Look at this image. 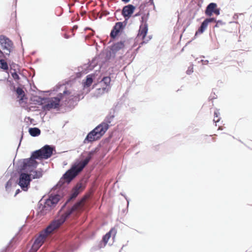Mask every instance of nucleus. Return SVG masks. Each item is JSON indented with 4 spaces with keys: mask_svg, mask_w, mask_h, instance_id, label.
<instances>
[{
    "mask_svg": "<svg viewBox=\"0 0 252 252\" xmlns=\"http://www.w3.org/2000/svg\"><path fill=\"white\" fill-rule=\"evenodd\" d=\"M11 75H12L13 78L15 80L18 81L20 79V77H19L18 74L16 72L15 69H14V72H11Z\"/></svg>",
    "mask_w": 252,
    "mask_h": 252,
    "instance_id": "32",
    "label": "nucleus"
},
{
    "mask_svg": "<svg viewBox=\"0 0 252 252\" xmlns=\"http://www.w3.org/2000/svg\"><path fill=\"white\" fill-rule=\"evenodd\" d=\"M55 230L50 223L45 229L39 233L38 236L35 239L32 247L33 249L34 248L35 250H38L44 243L47 236L53 233Z\"/></svg>",
    "mask_w": 252,
    "mask_h": 252,
    "instance_id": "5",
    "label": "nucleus"
},
{
    "mask_svg": "<svg viewBox=\"0 0 252 252\" xmlns=\"http://www.w3.org/2000/svg\"><path fill=\"white\" fill-rule=\"evenodd\" d=\"M30 134L32 137H36L40 134L41 131L38 127H31L29 129Z\"/></svg>",
    "mask_w": 252,
    "mask_h": 252,
    "instance_id": "23",
    "label": "nucleus"
},
{
    "mask_svg": "<svg viewBox=\"0 0 252 252\" xmlns=\"http://www.w3.org/2000/svg\"><path fill=\"white\" fill-rule=\"evenodd\" d=\"M238 16L239 15L238 14H235L234 16V18L235 19L238 18Z\"/></svg>",
    "mask_w": 252,
    "mask_h": 252,
    "instance_id": "43",
    "label": "nucleus"
},
{
    "mask_svg": "<svg viewBox=\"0 0 252 252\" xmlns=\"http://www.w3.org/2000/svg\"><path fill=\"white\" fill-rule=\"evenodd\" d=\"M116 233L117 229L114 227L112 228L109 232L103 236L102 240L104 242L105 244H107L111 236H112V237L114 239Z\"/></svg>",
    "mask_w": 252,
    "mask_h": 252,
    "instance_id": "18",
    "label": "nucleus"
},
{
    "mask_svg": "<svg viewBox=\"0 0 252 252\" xmlns=\"http://www.w3.org/2000/svg\"><path fill=\"white\" fill-rule=\"evenodd\" d=\"M81 201L75 203L71 207L68 208L67 211L61 215L60 218L52 221L50 224L56 230L59 228L70 217L71 215L76 216L81 207Z\"/></svg>",
    "mask_w": 252,
    "mask_h": 252,
    "instance_id": "3",
    "label": "nucleus"
},
{
    "mask_svg": "<svg viewBox=\"0 0 252 252\" xmlns=\"http://www.w3.org/2000/svg\"><path fill=\"white\" fill-rule=\"evenodd\" d=\"M35 168L33 167H27L26 169L25 170V172H30L31 173L29 174L31 175V177L32 178V180L34 179H39L42 176V172L43 171L41 169L36 170H33V169Z\"/></svg>",
    "mask_w": 252,
    "mask_h": 252,
    "instance_id": "16",
    "label": "nucleus"
},
{
    "mask_svg": "<svg viewBox=\"0 0 252 252\" xmlns=\"http://www.w3.org/2000/svg\"><path fill=\"white\" fill-rule=\"evenodd\" d=\"M77 29H78V26L77 25L74 26L72 28L73 30H76Z\"/></svg>",
    "mask_w": 252,
    "mask_h": 252,
    "instance_id": "39",
    "label": "nucleus"
},
{
    "mask_svg": "<svg viewBox=\"0 0 252 252\" xmlns=\"http://www.w3.org/2000/svg\"><path fill=\"white\" fill-rule=\"evenodd\" d=\"M97 136H98L95 133H94L92 130L87 134L86 137L83 141V143L85 144L97 140L99 139V138L97 137Z\"/></svg>",
    "mask_w": 252,
    "mask_h": 252,
    "instance_id": "19",
    "label": "nucleus"
},
{
    "mask_svg": "<svg viewBox=\"0 0 252 252\" xmlns=\"http://www.w3.org/2000/svg\"><path fill=\"white\" fill-rule=\"evenodd\" d=\"M138 15H139V14H135V16H137Z\"/></svg>",
    "mask_w": 252,
    "mask_h": 252,
    "instance_id": "47",
    "label": "nucleus"
},
{
    "mask_svg": "<svg viewBox=\"0 0 252 252\" xmlns=\"http://www.w3.org/2000/svg\"><path fill=\"white\" fill-rule=\"evenodd\" d=\"M69 202H67V200L66 201V202L62 206V207H61L60 210V212H61L64 208V207L66 206V204L68 203Z\"/></svg>",
    "mask_w": 252,
    "mask_h": 252,
    "instance_id": "35",
    "label": "nucleus"
},
{
    "mask_svg": "<svg viewBox=\"0 0 252 252\" xmlns=\"http://www.w3.org/2000/svg\"><path fill=\"white\" fill-rule=\"evenodd\" d=\"M21 138H22V137H21ZM20 141H21V140H20ZM20 144H21V142H20L19 146Z\"/></svg>",
    "mask_w": 252,
    "mask_h": 252,
    "instance_id": "46",
    "label": "nucleus"
},
{
    "mask_svg": "<svg viewBox=\"0 0 252 252\" xmlns=\"http://www.w3.org/2000/svg\"><path fill=\"white\" fill-rule=\"evenodd\" d=\"M60 192V191H59L56 194H51L48 198L45 200L40 211L43 215L46 214L52 208H54L62 199L63 195L61 194Z\"/></svg>",
    "mask_w": 252,
    "mask_h": 252,
    "instance_id": "4",
    "label": "nucleus"
},
{
    "mask_svg": "<svg viewBox=\"0 0 252 252\" xmlns=\"http://www.w3.org/2000/svg\"><path fill=\"white\" fill-rule=\"evenodd\" d=\"M108 89L106 87H102L96 89L95 95L98 97L108 91Z\"/></svg>",
    "mask_w": 252,
    "mask_h": 252,
    "instance_id": "24",
    "label": "nucleus"
},
{
    "mask_svg": "<svg viewBox=\"0 0 252 252\" xmlns=\"http://www.w3.org/2000/svg\"><path fill=\"white\" fill-rule=\"evenodd\" d=\"M98 151V148H95L94 150H92L91 151H90L88 152V156L87 157L89 158V159L91 160L93 156L96 153H97Z\"/></svg>",
    "mask_w": 252,
    "mask_h": 252,
    "instance_id": "30",
    "label": "nucleus"
},
{
    "mask_svg": "<svg viewBox=\"0 0 252 252\" xmlns=\"http://www.w3.org/2000/svg\"><path fill=\"white\" fill-rule=\"evenodd\" d=\"M125 41H120L114 43L112 46L111 50L112 52L115 53L124 47Z\"/></svg>",
    "mask_w": 252,
    "mask_h": 252,
    "instance_id": "20",
    "label": "nucleus"
},
{
    "mask_svg": "<svg viewBox=\"0 0 252 252\" xmlns=\"http://www.w3.org/2000/svg\"><path fill=\"white\" fill-rule=\"evenodd\" d=\"M85 186L82 182L78 183L72 189L71 193L67 199V202H70L75 199L79 194L84 189Z\"/></svg>",
    "mask_w": 252,
    "mask_h": 252,
    "instance_id": "10",
    "label": "nucleus"
},
{
    "mask_svg": "<svg viewBox=\"0 0 252 252\" xmlns=\"http://www.w3.org/2000/svg\"><path fill=\"white\" fill-rule=\"evenodd\" d=\"M220 112L218 110H216L214 112V122L215 123H217L220 121Z\"/></svg>",
    "mask_w": 252,
    "mask_h": 252,
    "instance_id": "29",
    "label": "nucleus"
},
{
    "mask_svg": "<svg viewBox=\"0 0 252 252\" xmlns=\"http://www.w3.org/2000/svg\"><path fill=\"white\" fill-rule=\"evenodd\" d=\"M205 13L209 16H211L213 13L218 15L220 14V9L217 8L216 3L212 2L207 6L205 10Z\"/></svg>",
    "mask_w": 252,
    "mask_h": 252,
    "instance_id": "15",
    "label": "nucleus"
},
{
    "mask_svg": "<svg viewBox=\"0 0 252 252\" xmlns=\"http://www.w3.org/2000/svg\"><path fill=\"white\" fill-rule=\"evenodd\" d=\"M111 81L110 77L109 76L104 77L103 79L100 81V83L102 85V84H104L105 87H106V88H108V87L109 86V85L110 84V82Z\"/></svg>",
    "mask_w": 252,
    "mask_h": 252,
    "instance_id": "27",
    "label": "nucleus"
},
{
    "mask_svg": "<svg viewBox=\"0 0 252 252\" xmlns=\"http://www.w3.org/2000/svg\"><path fill=\"white\" fill-rule=\"evenodd\" d=\"M115 109H111L109 112L108 115L106 117L104 121L106 124H107L109 125V124H110L113 120L114 117H115Z\"/></svg>",
    "mask_w": 252,
    "mask_h": 252,
    "instance_id": "21",
    "label": "nucleus"
},
{
    "mask_svg": "<svg viewBox=\"0 0 252 252\" xmlns=\"http://www.w3.org/2000/svg\"><path fill=\"white\" fill-rule=\"evenodd\" d=\"M109 125L103 122L94 128L92 131L98 136L97 137L100 138L105 133Z\"/></svg>",
    "mask_w": 252,
    "mask_h": 252,
    "instance_id": "13",
    "label": "nucleus"
},
{
    "mask_svg": "<svg viewBox=\"0 0 252 252\" xmlns=\"http://www.w3.org/2000/svg\"><path fill=\"white\" fill-rule=\"evenodd\" d=\"M93 79L92 76L88 75L87 76L86 81L84 83V87H90L93 83Z\"/></svg>",
    "mask_w": 252,
    "mask_h": 252,
    "instance_id": "26",
    "label": "nucleus"
},
{
    "mask_svg": "<svg viewBox=\"0 0 252 252\" xmlns=\"http://www.w3.org/2000/svg\"><path fill=\"white\" fill-rule=\"evenodd\" d=\"M91 160L86 157L84 159L75 163L68 169L60 179V181L54 188H60L64 187V184H69L76 176L82 171Z\"/></svg>",
    "mask_w": 252,
    "mask_h": 252,
    "instance_id": "2",
    "label": "nucleus"
},
{
    "mask_svg": "<svg viewBox=\"0 0 252 252\" xmlns=\"http://www.w3.org/2000/svg\"><path fill=\"white\" fill-rule=\"evenodd\" d=\"M148 32V25L145 23L143 26L141 25L139 30L138 33L137 34V38L141 37L143 41L140 43V45H142L144 43H147L149 40L151 39V37L149 36V39L145 40V36Z\"/></svg>",
    "mask_w": 252,
    "mask_h": 252,
    "instance_id": "12",
    "label": "nucleus"
},
{
    "mask_svg": "<svg viewBox=\"0 0 252 252\" xmlns=\"http://www.w3.org/2000/svg\"><path fill=\"white\" fill-rule=\"evenodd\" d=\"M215 136L216 135H205L202 137V142L204 144H210L213 142H214L216 140Z\"/></svg>",
    "mask_w": 252,
    "mask_h": 252,
    "instance_id": "22",
    "label": "nucleus"
},
{
    "mask_svg": "<svg viewBox=\"0 0 252 252\" xmlns=\"http://www.w3.org/2000/svg\"><path fill=\"white\" fill-rule=\"evenodd\" d=\"M130 0H122V1H123L125 3H127Z\"/></svg>",
    "mask_w": 252,
    "mask_h": 252,
    "instance_id": "42",
    "label": "nucleus"
},
{
    "mask_svg": "<svg viewBox=\"0 0 252 252\" xmlns=\"http://www.w3.org/2000/svg\"><path fill=\"white\" fill-rule=\"evenodd\" d=\"M186 73L187 74H189V67H188V69L187 70Z\"/></svg>",
    "mask_w": 252,
    "mask_h": 252,
    "instance_id": "44",
    "label": "nucleus"
},
{
    "mask_svg": "<svg viewBox=\"0 0 252 252\" xmlns=\"http://www.w3.org/2000/svg\"><path fill=\"white\" fill-rule=\"evenodd\" d=\"M0 54H3V52L0 49Z\"/></svg>",
    "mask_w": 252,
    "mask_h": 252,
    "instance_id": "45",
    "label": "nucleus"
},
{
    "mask_svg": "<svg viewBox=\"0 0 252 252\" xmlns=\"http://www.w3.org/2000/svg\"><path fill=\"white\" fill-rule=\"evenodd\" d=\"M0 68L4 70H7L8 69L7 63L3 59H0Z\"/></svg>",
    "mask_w": 252,
    "mask_h": 252,
    "instance_id": "28",
    "label": "nucleus"
},
{
    "mask_svg": "<svg viewBox=\"0 0 252 252\" xmlns=\"http://www.w3.org/2000/svg\"><path fill=\"white\" fill-rule=\"evenodd\" d=\"M68 93V91L64 90L63 94L60 93L57 96L49 98L47 104L42 106L43 110L44 111H49L52 109L58 108L60 106L61 100L63 98L64 94Z\"/></svg>",
    "mask_w": 252,
    "mask_h": 252,
    "instance_id": "6",
    "label": "nucleus"
},
{
    "mask_svg": "<svg viewBox=\"0 0 252 252\" xmlns=\"http://www.w3.org/2000/svg\"><path fill=\"white\" fill-rule=\"evenodd\" d=\"M0 81H1V80H0Z\"/></svg>",
    "mask_w": 252,
    "mask_h": 252,
    "instance_id": "50",
    "label": "nucleus"
},
{
    "mask_svg": "<svg viewBox=\"0 0 252 252\" xmlns=\"http://www.w3.org/2000/svg\"><path fill=\"white\" fill-rule=\"evenodd\" d=\"M64 38H66V39H68L69 38V36L67 34H65L64 35Z\"/></svg>",
    "mask_w": 252,
    "mask_h": 252,
    "instance_id": "41",
    "label": "nucleus"
},
{
    "mask_svg": "<svg viewBox=\"0 0 252 252\" xmlns=\"http://www.w3.org/2000/svg\"><path fill=\"white\" fill-rule=\"evenodd\" d=\"M37 251V250H35L34 248L33 249V248L32 247L28 252H36Z\"/></svg>",
    "mask_w": 252,
    "mask_h": 252,
    "instance_id": "37",
    "label": "nucleus"
},
{
    "mask_svg": "<svg viewBox=\"0 0 252 252\" xmlns=\"http://www.w3.org/2000/svg\"><path fill=\"white\" fill-rule=\"evenodd\" d=\"M21 192V190L20 189H17L16 191V192H15V196H16L19 192Z\"/></svg>",
    "mask_w": 252,
    "mask_h": 252,
    "instance_id": "38",
    "label": "nucleus"
},
{
    "mask_svg": "<svg viewBox=\"0 0 252 252\" xmlns=\"http://www.w3.org/2000/svg\"><path fill=\"white\" fill-rule=\"evenodd\" d=\"M214 21V18H209L205 19L201 24V26L198 29L197 31L196 32L195 35L198 34L202 33L207 28L208 25L209 23L212 22Z\"/></svg>",
    "mask_w": 252,
    "mask_h": 252,
    "instance_id": "17",
    "label": "nucleus"
},
{
    "mask_svg": "<svg viewBox=\"0 0 252 252\" xmlns=\"http://www.w3.org/2000/svg\"><path fill=\"white\" fill-rule=\"evenodd\" d=\"M0 45L1 49L4 50L3 54L9 56L12 49L13 43L7 37L4 35L0 36Z\"/></svg>",
    "mask_w": 252,
    "mask_h": 252,
    "instance_id": "8",
    "label": "nucleus"
},
{
    "mask_svg": "<svg viewBox=\"0 0 252 252\" xmlns=\"http://www.w3.org/2000/svg\"><path fill=\"white\" fill-rule=\"evenodd\" d=\"M8 82L9 83V85L11 86L10 89L12 91H14L15 89V86L14 85V83L12 81H8Z\"/></svg>",
    "mask_w": 252,
    "mask_h": 252,
    "instance_id": "34",
    "label": "nucleus"
},
{
    "mask_svg": "<svg viewBox=\"0 0 252 252\" xmlns=\"http://www.w3.org/2000/svg\"><path fill=\"white\" fill-rule=\"evenodd\" d=\"M126 24V21L116 23L111 31L110 34L111 37L113 39L115 38L119 33L122 32L123 30L125 28Z\"/></svg>",
    "mask_w": 252,
    "mask_h": 252,
    "instance_id": "9",
    "label": "nucleus"
},
{
    "mask_svg": "<svg viewBox=\"0 0 252 252\" xmlns=\"http://www.w3.org/2000/svg\"><path fill=\"white\" fill-rule=\"evenodd\" d=\"M28 119H31V120H32V119H31L30 117H28Z\"/></svg>",
    "mask_w": 252,
    "mask_h": 252,
    "instance_id": "48",
    "label": "nucleus"
},
{
    "mask_svg": "<svg viewBox=\"0 0 252 252\" xmlns=\"http://www.w3.org/2000/svg\"><path fill=\"white\" fill-rule=\"evenodd\" d=\"M106 244L102 240L99 242L97 247L98 249H100L101 248H104L106 246Z\"/></svg>",
    "mask_w": 252,
    "mask_h": 252,
    "instance_id": "33",
    "label": "nucleus"
},
{
    "mask_svg": "<svg viewBox=\"0 0 252 252\" xmlns=\"http://www.w3.org/2000/svg\"><path fill=\"white\" fill-rule=\"evenodd\" d=\"M14 91L17 94L18 97H20L21 100H23V97L25 96V92L20 87H18L16 89H15Z\"/></svg>",
    "mask_w": 252,
    "mask_h": 252,
    "instance_id": "25",
    "label": "nucleus"
},
{
    "mask_svg": "<svg viewBox=\"0 0 252 252\" xmlns=\"http://www.w3.org/2000/svg\"><path fill=\"white\" fill-rule=\"evenodd\" d=\"M54 151H55L54 147L45 145L41 149L33 152L30 158L19 160L18 169L21 171L26 170L27 167L36 168L38 163L36 159H48L52 156Z\"/></svg>",
    "mask_w": 252,
    "mask_h": 252,
    "instance_id": "1",
    "label": "nucleus"
},
{
    "mask_svg": "<svg viewBox=\"0 0 252 252\" xmlns=\"http://www.w3.org/2000/svg\"><path fill=\"white\" fill-rule=\"evenodd\" d=\"M135 9V7L132 4H128L123 7L122 14L125 18V21L127 22L128 19L130 17L132 14L133 13Z\"/></svg>",
    "mask_w": 252,
    "mask_h": 252,
    "instance_id": "14",
    "label": "nucleus"
},
{
    "mask_svg": "<svg viewBox=\"0 0 252 252\" xmlns=\"http://www.w3.org/2000/svg\"><path fill=\"white\" fill-rule=\"evenodd\" d=\"M97 62L96 59H94L91 62H89L87 64H84L83 65L79 67V73L83 74L87 73L90 70H93L96 66Z\"/></svg>",
    "mask_w": 252,
    "mask_h": 252,
    "instance_id": "11",
    "label": "nucleus"
},
{
    "mask_svg": "<svg viewBox=\"0 0 252 252\" xmlns=\"http://www.w3.org/2000/svg\"><path fill=\"white\" fill-rule=\"evenodd\" d=\"M12 185V180L11 179L9 180L5 185L6 190L8 192L10 191Z\"/></svg>",
    "mask_w": 252,
    "mask_h": 252,
    "instance_id": "31",
    "label": "nucleus"
},
{
    "mask_svg": "<svg viewBox=\"0 0 252 252\" xmlns=\"http://www.w3.org/2000/svg\"><path fill=\"white\" fill-rule=\"evenodd\" d=\"M189 43V42H188L186 45L182 48V50H181V52L183 51L184 50V49H185V48L186 47V46H187L188 44Z\"/></svg>",
    "mask_w": 252,
    "mask_h": 252,
    "instance_id": "40",
    "label": "nucleus"
},
{
    "mask_svg": "<svg viewBox=\"0 0 252 252\" xmlns=\"http://www.w3.org/2000/svg\"><path fill=\"white\" fill-rule=\"evenodd\" d=\"M239 15L240 16H243V14H240Z\"/></svg>",
    "mask_w": 252,
    "mask_h": 252,
    "instance_id": "49",
    "label": "nucleus"
},
{
    "mask_svg": "<svg viewBox=\"0 0 252 252\" xmlns=\"http://www.w3.org/2000/svg\"><path fill=\"white\" fill-rule=\"evenodd\" d=\"M122 195L124 196V197L125 198V199H126V201H127V206H128L129 205V200L127 198V197L124 195L123 194L121 193Z\"/></svg>",
    "mask_w": 252,
    "mask_h": 252,
    "instance_id": "36",
    "label": "nucleus"
},
{
    "mask_svg": "<svg viewBox=\"0 0 252 252\" xmlns=\"http://www.w3.org/2000/svg\"><path fill=\"white\" fill-rule=\"evenodd\" d=\"M17 170L19 173V182L18 184L21 189L27 191L30 187V183L32 181L31 175L28 173L23 172L24 171H20L18 168V162L17 163Z\"/></svg>",
    "mask_w": 252,
    "mask_h": 252,
    "instance_id": "7",
    "label": "nucleus"
}]
</instances>
